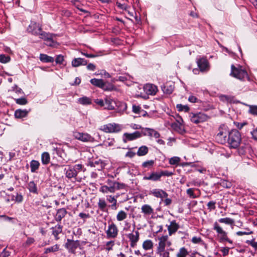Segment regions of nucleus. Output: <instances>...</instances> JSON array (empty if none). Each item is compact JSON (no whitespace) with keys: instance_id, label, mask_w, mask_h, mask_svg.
Masks as SVG:
<instances>
[{"instance_id":"nucleus-1","label":"nucleus","mask_w":257,"mask_h":257,"mask_svg":"<svg viewBox=\"0 0 257 257\" xmlns=\"http://www.w3.org/2000/svg\"><path fill=\"white\" fill-rule=\"evenodd\" d=\"M27 31L29 33L35 36H38L39 38L46 41L47 42V45L49 46H53L55 43L53 38L55 36V35L43 31L42 26L39 23L31 21L27 29Z\"/></svg>"},{"instance_id":"nucleus-2","label":"nucleus","mask_w":257,"mask_h":257,"mask_svg":"<svg viewBox=\"0 0 257 257\" xmlns=\"http://www.w3.org/2000/svg\"><path fill=\"white\" fill-rule=\"evenodd\" d=\"M241 142V135L240 132L236 130L232 129L229 132L227 137L228 146L231 149H237Z\"/></svg>"},{"instance_id":"nucleus-3","label":"nucleus","mask_w":257,"mask_h":257,"mask_svg":"<svg viewBox=\"0 0 257 257\" xmlns=\"http://www.w3.org/2000/svg\"><path fill=\"white\" fill-rule=\"evenodd\" d=\"M229 132L227 127L222 125L218 128V132L215 137L216 141L220 144H225L227 142Z\"/></svg>"},{"instance_id":"nucleus-4","label":"nucleus","mask_w":257,"mask_h":257,"mask_svg":"<svg viewBox=\"0 0 257 257\" xmlns=\"http://www.w3.org/2000/svg\"><path fill=\"white\" fill-rule=\"evenodd\" d=\"M231 69L230 75L237 79L242 80L248 77L247 72L240 66L236 67L234 65H232Z\"/></svg>"},{"instance_id":"nucleus-5","label":"nucleus","mask_w":257,"mask_h":257,"mask_svg":"<svg viewBox=\"0 0 257 257\" xmlns=\"http://www.w3.org/2000/svg\"><path fill=\"white\" fill-rule=\"evenodd\" d=\"M213 229L216 231L218 235H220V241L221 242L227 241L230 244H232L233 241L227 236V233L224 231L219 225L217 222H215L213 224Z\"/></svg>"},{"instance_id":"nucleus-6","label":"nucleus","mask_w":257,"mask_h":257,"mask_svg":"<svg viewBox=\"0 0 257 257\" xmlns=\"http://www.w3.org/2000/svg\"><path fill=\"white\" fill-rule=\"evenodd\" d=\"M100 130L106 133H117L121 131L122 127L119 124L110 123L102 125Z\"/></svg>"},{"instance_id":"nucleus-7","label":"nucleus","mask_w":257,"mask_h":257,"mask_svg":"<svg viewBox=\"0 0 257 257\" xmlns=\"http://www.w3.org/2000/svg\"><path fill=\"white\" fill-rule=\"evenodd\" d=\"M80 241L78 240H74L67 239L65 244V247L68 250V252L74 254L76 253V249L80 248Z\"/></svg>"},{"instance_id":"nucleus-8","label":"nucleus","mask_w":257,"mask_h":257,"mask_svg":"<svg viewBox=\"0 0 257 257\" xmlns=\"http://www.w3.org/2000/svg\"><path fill=\"white\" fill-rule=\"evenodd\" d=\"M82 169V165L81 164H76L73 167H70L67 170L65 169L66 177L69 179L74 178L76 179L77 174Z\"/></svg>"},{"instance_id":"nucleus-9","label":"nucleus","mask_w":257,"mask_h":257,"mask_svg":"<svg viewBox=\"0 0 257 257\" xmlns=\"http://www.w3.org/2000/svg\"><path fill=\"white\" fill-rule=\"evenodd\" d=\"M209 116L206 114L202 112H199L193 113L191 117V120L192 122L197 124L205 121L207 120Z\"/></svg>"},{"instance_id":"nucleus-10","label":"nucleus","mask_w":257,"mask_h":257,"mask_svg":"<svg viewBox=\"0 0 257 257\" xmlns=\"http://www.w3.org/2000/svg\"><path fill=\"white\" fill-rule=\"evenodd\" d=\"M118 230L116 225L114 223L109 224L108 229L106 231L107 238H115L118 235Z\"/></svg>"},{"instance_id":"nucleus-11","label":"nucleus","mask_w":257,"mask_h":257,"mask_svg":"<svg viewBox=\"0 0 257 257\" xmlns=\"http://www.w3.org/2000/svg\"><path fill=\"white\" fill-rule=\"evenodd\" d=\"M197 66L201 72L207 71L209 69L208 61L204 57L197 59L196 61Z\"/></svg>"},{"instance_id":"nucleus-12","label":"nucleus","mask_w":257,"mask_h":257,"mask_svg":"<svg viewBox=\"0 0 257 257\" xmlns=\"http://www.w3.org/2000/svg\"><path fill=\"white\" fill-rule=\"evenodd\" d=\"M142 136V133L139 131H136L133 133H125L123 134V141L126 143L127 141H131L141 138Z\"/></svg>"},{"instance_id":"nucleus-13","label":"nucleus","mask_w":257,"mask_h":257,"mask_svg":"<svg viewBox=\"0 0 257 257\" xmlns=\"http://www.w3.org/2000/svg\"><path fill=\"white\" fill-rule=\"evenodd\" d=\"M130 241V245L132 247H134L137 245L140 238V233L138 231H134L133 232L128 233L127 235Z\"/></svg>"},{"instance_id":"nucleus-14","label":"nucleus","mask_w":257,"mask_h":257,"mask_svg":"<svg viewBox=\"0 0 257 257\" xmlns=\"http://www.w3.org/2000/svg\"><path fill=\"white\" fill-rule=\"evenodd\" d=\"M74 136L76 139L84 142H92L94 141L93 138L87 133L76 132L74 133Z\"/></svg>"},{"instance_id":"nucleus-15","label":"nucleus","mask_w":257,"mask_h":257,"mask_svg":"<svg viewBox=\"0 0 257 257\" xmlns=\"http://www.w3.org/2000/svg\"><path fill=\"white\" fill-rule=\"evenodd\" d=\"M144 91L148 95H154L158 91L157 87L153 84H147L144 86Z\"/></svg>"},{"instance_id":"nucleus-16","label":"nucleus","mask_w":257,"mask_h":257,"mask_svg":"<svg viewBox=\"0 0 257 257\" xmlns=\"http://www.w3.org/2000/svg\"><path fill=\"white\" fill-rule=\"evenodd\" d=\"M161 174L160 172L153 171L148 176L143 177L144 180H151L152 181H159L161 180Z\"/></svg>"},{"instance_id":"nucleus-17","label":"nucleus","mask_w":257,"mask_h":257,"mask_svg":"<svg viewBox=\"0 0 257 257\" xmlns=\"http://www.w3.org/2000/svg\"><path fill=\"white\" fill-rule=\"evenodd\" d=\"M143 129L145 130V132H142L143 136H148L151 137H153L155 138H159L160 137V133L153 128L146 127Z\"/></svg>"},{"instance_id":"nucleus-18","label":"nucleus","mask_w":257,"mask_h":257,"mask_svg":"<svg viewBox=\"0 0 257 257\" xmlns=\"http://www.w3.org/2000/svg\"><path fill=\"white\" fill-rule=\"evenodd\" d=\"M153 196L157 198H160L163 200V198H167L168 196V193L162 189H155L151 193Z\"/></svg>"},{"instance_id":"nucleus-19","label":"nucleus","mask_w":257,"mask_h":257,"mask_svg":"<svg viewBox=\"0 0 257 257\" xmlns=\"http://www.w3.org/2000/svg\"><path fill=\"white\" fill-rule=\"evenodd\" d=\"M67 213L66 209L64 208L58 209L57 210L56 215L54 216L55 219L57 222H61L62 218H63Z\"/></svg>"},{"instance_id":"nucleus-20","label":"nucleus","mask_w":257,"mask_h":257,"mask_svg":"<svg viewBox=\"0 0 257 257\" xmlns=\"http://www.w3.org/2000/svg\"><path fill=\"white\" fill-rule=\"evenodd\" d=\"M168 238L167 235H163L158 238L159 243L157 248V250L162 251L163 249H165L166 246V239Z\"/></svg>"},{"instance_id":"nucleus-21","label":"nucleus","mask_w":257,"mask_h":257,"mask_svg":"<svg viewBox=\"0 0 257 257\" xmlns=\"http://www.w3.org/2000/svg\"><path fill=\"white\" fill-rule=\"evenodd\" d=\"M168 233L170 235L175 233L179 228V225L174 220L171 221L170 224L168 226Z\"/></svg>"},{"instance_id":"nucleus-22","label":"nucleus","mask_w":257,"mask_h":257,"mask_svg":"<svg viewBox=\"0 0 257 257\" xmlns=\"http://www.w3.org/2000/svg\"><path fill=\"white\" fill-rule=\"evenodd\" d=\"M89 164L92 167H97L98 170H101L104 167V162L100 159L90 161Z\"/></svg>"},{"instance_id":"nucleus-23","label":"nucleus","mask_w":257,"mask_h":257,"mask_svg":"<svg viewBox=\"0 0 257 257\" xmlns=\"http://www.w3.org/2000/svg\"><path fill=\"white\" fill-rule=\"evenodd\" d=\"M87 64V61L83 58H77L72 60L71 64L74 67H77L81 65H86Z\"/></svg>"},{"instance_id":"nucleus-24","label":"nucleus","mask_w":257,"mask_h":257,"mask_svg":"<svg viewBox=\"0 0 257 257\" xmlns=\"http://www.w3.org/2000/svg\"><path fill=\"white\" fill-rule=\"evenodd\" d=\"M62 225L58 224L55 227L51 228L52 230V234L54 236L55 239L58 240L59 239L58 235L61 233L62 231Z\"/></svg>"},{"instance_id":"nucleus-25","label":"nucleus","mask_w":257,"mask_h":257,"mask_svg":"<svg viewBox=\"0 0 257 257\" xmlns=\"http://www.w3.org/2000/svg\"><path fill=\"white\" fill-rule=\"evenodd\" d=\"M29 111L30 110L18 109L15 111L14 115L16 118H22L26 117Z\"/></svg>"},{"instance_id":"nucleus-26","label":"nucleus","mask_w":257,"mask_h":257,"mask_svg":"<svg viewBox=\"0 0 257 257\" xmlns=\"http://www.w3.org/2000/svg\"><path fill=\"white\" fill-rule=\"evenodd\" d=\"M118 196H116L115 197L114 196H112L111 195L107 196L106 197V200L110 203H112V204L110 206V207L113 210H116L117 208V200Z\"/></svg>"},{"instance_id":"nucleus-27","label":"nucleus","mask_w":257,"mask_h":257,"mask_svg":"<svg viewBox=\"0 0 257 257\" xmlns=\"http://www.w3.org/2000/svg\"><path fill=\"white\" fill-rule=\"evenodd\" d=\"M40 163L38 161L33 160L30 163L31 172L32 173H36L39 169Z\"/></svg>"},{"instance_id":"nucleus-28","label":"nucleus","mask_w":257,"mask_h":257,"mask_svg":"<svg viewBox=\"0 0 257 257\" xmlns=\"http://www.w3.org/2000/svg\"><path fill=\"white\" fill-rule=\"evenodd\" d=\"M115 103L111 99L106 98L105 99L104 107L108 110H113L114 109Z\"/></svg>"},{"instance_id":"nucleus-29","label":"nucleus","mask_w":257,"mask_h":257,"mask_svg":"<svg viewBox=\"0 0 257 257\" xmlns=\"http://www.w3.org/2000/svg\"><path fill=\"white\" fill-rule=\"evenodd\" d=\"M161 88L164 93L170 94L174 91V86L173 85H169V84L166 83L162 86Z\"/></svg>"},{"instance_id":"nucleus-30","label":"nucleus","mask_w":257,"mask_h":257,"mask_svg":"<svg viewBox=\"0 0 257 257\" xmlns=\"http://www.w3.org/2000/svg\"><path fill=\"white\" fill-rule=\"evenodd\" d=\"M39 58L42 62L44 63H52L54 61V59L53 57L45 54H41Z\"/></svg>"},{"instance_id":"nucleus-31","label":"nucleus","mask_w":257,"mask_h":257,"mask_svg":"<svg viewBox=\"0 0 257 257\" xmlns=\"http://www.w3.org/2000/svg\"><path fill=\"white\" fill-rule=\"evenodd\" d=\"M142 212L146 215H151L154 213V210L151 206L148 204L143 205L141 208Z\"/></svg>"},{"instance_id":"nucleus-32","label":"nucleus","mask_w":257,"mask_h":257,"mask_svg":"<svg viewBox=\"0 0 257 257\" xmlns=\"http://www.w3.org/2000/svg\"><path fill=\"white\" fill-rule=\"evenodd\" d=\"M70 2L80 11L82 12L85 14L89 13V11L83 9L81 8L82 6V4H81L78 0H71Z\"/></svg>"},{"instance_id":"nucleus-33","label":"nucleus","mask_w":257,"mask_h":257,"mask_svg":"<svg viewBox=\"0 0 257 257\" xmlns=\"http://www.w3.org/2000/svg\"><path fill=\"white\" fill-rule=\"evenodd\" d=\"M27 188L30 192L38 194L37 187L34 181H30L28 183Z\"/></svg>"},{"instance_id":"nucleus-34","label":"nucleus","mask_w":257,"mask_h":257,"mask_svg":"<svg viewBox=\"0 0 257 257\" xmlns=\"http://www.w3.org/2000/svg\"><path fill=\"white\" fill-rule=\"evenodd\" d=\"M78 102L79 103L84 105H89L92 103L91 99L87 96H83L79 98L78 99Z\"/></svg>"},{"instance_id":"nucleus-35","label":"nucleus","mask_w":257,"mask_h":257,"mask_svg":"<svg viewBox=\"0 0 257 257\" xmlns=\"http://www.w3.org/2000/svg\"><path fill=\"white\" fill-rule=\"evenodd\" d=\"M90 82L92 85L102 89L104 81L102 79L92 78L90 80Z\"/></svg>"},{"instance_id":"nucleus-36","label":"nucleus","mask_w":257,"mask_h":257,"mask_svg":"<svg viewBox=\"0 0 257 257\" xmlns=\"http://www.w3.org/2000/svg\"><path fill=\"white\" fill-rule=\"evenodd\" d=\"M148 151L149 149L147 146H142L139 148L137 155L139 156H143L147 154Z\"/></svg>"},{"instance_id":"nucleus-37","label":"nucleus","mask_w":257,"mask_h":257,"mask_svg":"<svg viewBox=\"0 0 257 257\" xmlns=\"http://www.w3.org/2000/svg\"><path fill=\"white\" fill-rule=\"evenodd\" d=\"M50 155L48 152H44L41 155V161L43 164L47 165L50 162Z\"/></svg>"},{"instance_id":"nucleus-38","label":"nucleus","mask_w":257,"mask_h":257,"mask_svg":"<svg viewBox=\"0 0 257 257\" xmlns=\"http://www.w3.org/2000/svg\"><path fill=\"white\" fill-rule=\"evenodd\" d=\"M142 246L145 250L152 249L153 247V243L151 240L148 239L144 241Z\"/></svg>"},{"instance_id":"nucleus-39","label":"nucleus","mask_w":257,"mask_h":257,"mask_svg":"<svg viewBox=\"0 0 257 257\" xmlns=\"http://www.w3.org/2000/svg\"><path fill=\"white\" fill-rule=\"evenodd\" d=\"M188 255H189V252L187 249L185 247H182L179 249V251L176 254V256L187 257Z\"/></svg>"},{"instance_id":"nucleus-40","label":"nucleus","mask_w":257,"mask_h":257,"mask_svg":"<svg viewBox=\"0 0 257 257\" xmlns=\"http://www.w3.org/2000/svg\"><path fill=\"white\" fill-rule=\"evenodd\" d=\"M102 89L104 91H112L115 89V87L112 84L104 81Z\"/></svg>"},{"instance_id":"nucleus-41","label":"nucleus","mask_w":257,"mask_h":257,"mask_svg":"<svg viewBox=\"0 0 257 257\" xmlns=\"http://www.w3.org/2000/svg\"><path fill=\"white\" fill-rule=\"evenodd\" d=\"M218 221L220 223L228 225H232L234 223V220L229 217L220 218Z\"/></svg>"},{"instance_id":"nucleus-42","label":"nucleus","mask_w":257,"mask_h":257,"mask_svg":"<svg viewBox=\"0 0 257 257\" xmlns=\"http://www.w3.org/2000/svg\"><path fill=\"white\" fill-rule=\"evenodd\" d=\"M126 217L127 214L123 210L119 211L116 215V219L118 221H122L126 219Z\"/></svg>"},{"instance_id":"nucleus-43","label":"nucleus","mask_w":257,"mask_h":257,"mask_svg":"<svg viewBox=\"0 0 257 257\" xmlns=\"http://www.w3.org/2000/svg\"><path fill=\"white\" fill-rule=\"evenodd\" d=\"M98 206L100 210L105 211L107 206L106 203L104 199L100 198L98 202Z\"/></svg>"},{"instance_id":"nucleus-44","label":"nucleus","mask_w":257,"mask_h":257,"mask_svg":"<svg viewBox=\"0 0 257 257\" xmlns=\"http://www.w3.org/2000/svg\"><path fill=\"white\" fill-rule=\"evenodd\" d=\"M173 249H163L162 251L156 250L157 253L161 257H170L169 250H173Z\"/></svg>"},{"instance_id":"nucleus-45","label":"nucleus","mask_w":257,"mask_h":257,"mask_svg":"<svg viewBox=\"0 0 257 257\" xmlns=\"http://www.w3.org/2000/svg\"><path fill=\"white\" fill-rule=\"evenodd\" d=\"M100 191L103 193H114L112 187H109L108 185H103L100 188Z\"/></svg>"},{"instance_id":"nucleus-46","label":"nucleus","mask_w":257,"mask_h":257,"mask_svg":"<svg viewBox=\"0 0 257 257\" xmlns=\"http://www.w3.org/2000/svg\"><path fill=\"white\" fill-rule=\"evenodd\" d=\"M59 250V245L58 244H55L51 247L46 248L45 249V253H48L51 252H55Z\"/></svg>"},{"instance_id":"nucleus-47","label":"nucleus","mask_w":257,"mask_h":257,"mask_svg":"<svg viewBox=\"0 0 257 257\" xmlns=\"http://www.w3.org/2000/svg\"><path fill=\"white\" fill-rule=\"evenodd\" d=\"M176 108L179 111H184L185 112H188L189 110V107L187 105H182L181 104H178L176 105Z\"/></svg>"},{"instance_id":"nucleus-48","label":"nucleus","mask_w":257,"mask_h":257,"mask_svg":"<svg viewBox=\"0 0 257 257\" xmlns=\"http://www.w3.org/2000/svg\"><path fill=\"white\" fill-rule=\"evenodd\" d=\"M16 103L19 105H26L28 103V100L25 97L15 99Z\"/></svg>"},{"instance_id":"nucleus-49","label":"nucleus","mask_w":257,"mask_h":257,"mask_svg":"<svg viewBox=\"0 0 257 257\" xmlns=\"http://www.w3.org/2000/svg\"><path fill=\"white\" fill-rule=\"evenodd\" d=\"M155 163L154 160H149L146 162H144L142 165V166L143 168H151L153 166Z\"/></svg>"},{"instance_id":"nucleus-50","label":"nucleus","mask_w":257,"mask_h":257,"mask_svg":"<svg viewBox=\"0 0 257 257\" xmlns=\"http://www.w3.org/2000/svg\"><path fill=\"white\" fill-rule=\"evenodd\" d=\"M195 189L189 188L186 191L187 194L189 196L190 198L194 199L197 197V196L194 193Z\"/></svg>"},{"instance_id":"nucleus-51","label":"nucleus","mask_w":257,"mask_h":257,"mask_svg":"<svg viewBox=\"0 0 257 257\" xmlns=\"http://www.w3.org/2000/svg\"><path fill=\"white\" fill-rule=\"evenodd\" d=\"M11 60L10 57L4 54L0 55V62L6 63L9 62Z\"/></svg>"},{"instance_id":"nucleus-52","label":"nucleus","mask_w":257,"mask_h":257,"mask_svg":"<svg viewBox=\"0 0 257 257\" xmlns=\"http://www.w3.org/2000/svg\"><path fill=\"white\" fill-rule=\"evenodd\" d=\"M12 200L18 203H21L23 201V196L21 194L17 193L16 196H13Z\"/></svg>"},{"instance_id":"nucleus-53","label":"nucleus","mask_w":257,"mask_h":257,"mask_svg":"<svg viewBox=\"0 0 257 257\" xmlns=\"http://www.w3.org/2000/svg\"><path fill=\"white\" fill-rule=\"evenodd\" d=\"M180 160L178 157H173L170 159L169 162L171 165H177L180 162Z\"/></svg>"},{"instance_id":"nucleus-54","label":"nucleus","mask_w":257,"mask_h":257,"mask_svg":"<svg viewBox=\"0 0 257 257\" xmlns=\"http://www.w3.org/2000/svg\"><path fill=\"white\" fill-rule=\"evenodd\" d=\"M216 202L214 201H210L207 204V208L209 211L214 210L216 208Z\"/></svg>"},{"instance_id":"nucleus-55","label":"nucleus","mask_w":257,"mask_h":257,"mask_svg":"<svg viewBox=\"0 0 257 257\" xmlns=\"http://www.w3.org/2000/svg\"><path fill=\"white\" fill-rule=\"evenodd\" d=\"M245 229L246 230H247V232L245 231H237L236 232V234L238 236H242L243 235H249L253 233V231L250 230V229L248 228H245Z\"/></svg>"},{"instance_id":"nucleus-56","label":"nucleus","mask_w":257,"mask_h":257,"mask_svg":"<svg viewBox=\"0 0 257 257\" xmlns=\"http://www.w3.org/2000/svg\"><path fill=\"white\" fill-rule=\"evenodd\" d=\"M248 149L249 147L247 146H242L238 150V154L239 155H244Z\"/></svg>"},{"instance_id":"nucleus-57","label":"nucleus","mask_w":257,"mask_h":257,"mask_svg":"<svg viewBox=\"0 0 257 257\" xmlns=\"http://www.w3.org/2000/svg\"><path fill=\"white\" fill-rule=\"evenodd\" d=\"M107 184L109 186L112 187L114 192L116 191V181H113L111 180H107Z\"/></svg>"},{"instance_id":"nucleus-58","label":"nucleus","mask_w":257,"mask_h":257,"mask_svg":"<svg viewBox=\"0 0 257 257\" xmlns=\"http://www.w3.org/2000/svg\"><path fill=\"white\" fill-rule=\"evenodd\" d=\"M246 243L250 245H251L252 247H253L255 250L257 249V242L255 241V239L253 238L250 240H246Z\"/></svg>"},{"instance_id":"nucleus-59","label":"nucleus","mask_w":257,"mask_h":257,"mask_svg":"<svg viewBox=\"0 0 257 257\" xmlns=\"http://www.w3.org/2000/svg\"><path fill=\"white\" fill-rule=\"evenodd\" d=\"M249 112L253 115H257V106L251 105L249 107Z\"/></svg>"},{"instance_id":"nucleus-60","label":"nucleus","mask_w":257,"mask_h":257,"mask_svg":"<svg viewBox=\"0 0 257 257\" xmlns=\"http://www.w3.org/2000/svg\"><path fill=\"white\" fill-rule=\"evenodd\" d=\"M230 247H221L220 251L222 253L223 256H225L228 254Z\"/></svg>"},{"instance_id":"nucleus-61","label":"nucleus","mask_w":257,"mask_h":257,"mask_svg":"<svg viewBox=\"0 0 257 257\" xmlns=\"http://www.w3.org/2000/svg\"><path fill=\"white\" fill-rule=\"evenodd\" d=\"M64 60V57L61 55H59L57 56L55 62L58 64H63Z\"/></svg>"},{"instance_id":"nucleus-62","label":"nucleus","mask_w":257,"mask_h":257,"mask_svg":"<svg viewBox=\"0 0 257 257\" xmlns=\"http://www.w3.org/2000/svg\"><path fill=\"white\" fill-rule=\"evenodd\" d=\"M191 241L193 243H201L203 242L201 237L196 236L193 237Z\"/></svg>"},{"instance_id":"nucleus-63","label":"nucleus","mask_w":257,"mask_h":257,"mask_svg":"<svg viewBox=\"0 0 257 257\" xmlns=\"http://www.w3.org/2000/svg\"><path fill=\"white\" fill-rule=\"evenodd\" d=\"M161 177L163 176H171L173 175V173L172 172L168 171L167 170L161 171L160 172Z\"/></svg>"},{"instance_id":"nucleus-64","label":"nucleus","mask_w":257,"mask_h":257,"mask_svg":"<svg viewBox=\"0 0 257 257\" xmlns=\"http://www.w3.org/2000/svg\"><path fill=\"white\" fill-rule=\"evenodd\" d=\"M12 90L15 91L16 93L18 94L23 93V91L22 89L19 88L17 85H15L13 87H12Z\"/></svg>"}]
</instances>
